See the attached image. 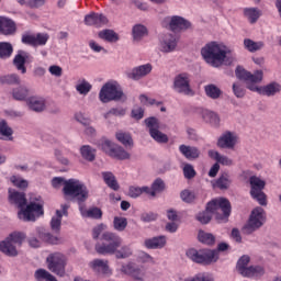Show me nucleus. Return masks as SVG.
I'll return each mask as SVG.
<instances>
[{
  "label": "nucleus",
  "mask_w": 281,
  "mask_h": 281,
  "mask_svg": "<svg viewBox=\"0 0 281 281\" xmlns=\"http://www.w3.org/2000/svg\"><path fill=\"white\" fill-rule=\"evenodd\" d=\"M8 192H9V203H11V205H16L19 210H22L23 207H25V205H27V198H25L24 192H19L13 189H9Z\"/></svg>",
  "instance_id": "obj_20"
},
{
  "label": "nucleus",
  "mask_w": 281,
  "mask_h": 281,
  "mask_svg": "<svg viewBox=\"0 0 281 281\" xmlns=\"http://www.w3.org/2000/svg\"><path fill=\"white\" fill-rule=\"evenodd\" d=\"M65 199H71L78 203H85L89 199V189L78 179H68L63 188Z\"/></svg>",
  "instance_id": "obj_4"
},
{
  "label": "nucleus",
  "mask_w": 281,
  "mask_h": 281,
  "mask_svg": "<svg viewBox=\"0 0 281 281\" xmlns=\"http://www.w3.org/2000/svg\"><path fill=\"white\" fill-rule=\"evenodd\" d=\"M91 89H92L91 83H89L88 81H85V80L81 83L76 86V90L81 95H87V93H89V91H91Z\"/></svg>",
  "instance_id": "obj_56"
},
{
  "label": "nucleus",
  "mask_w": 281,
  "mask_h": 281,
  "mask_svg": "<svg viewBox=\"0 0 281 281\" xmlns=\"http://www.w3.org/2000/svg\"><path fill=\"white\" fill-rule=\"evenodd\" d=\"M265 225V210L262 207H257L252 210L248 223L241 228L243 234L249 236L254 234L256 229H260Z\"/></svg>",
  "instance_id": "obj_10"
},
{
  "label": "nucleus",
  "mask_w": 281,
  "mask_h": 281,
  "mask_svg": "<svg viewBox=\"0 0 281 281\" xmlns=\"http://www.w3.org/2000/svg\"><path fill=\"white\" fill-rule=\"evenodd\" d=\"M27 8H31L32 10L43 8L45 5V0H29L27 1Z\"/></svg>",
  "instance_id": "obj_63"
},
{
  "label": "nucleus",
  "mask_w": 281,
  "mask_h": 281,
  "mask_svg": "<svg viewBox=\"0 0 281 281\" xmlns=\"http://www.w3.org/2000/svg\"><path fill=\"white\" fill-rule=\"evenodd\" d=\"M244 47H245V49H247L248 52L254 54L256 52H260V49H262V47H265V42H255L250 38H245Z\"/></svg>",
  "instance_id": "obj_39"
},
{
  "label": "nucleus",
  "mask_w": 281,
  "mask_h": 281,
  "mask_svg": "<svg viewBox=\"0 0 281 281\" xmlns=\"http://www.w3.org/2000/svg\"><path fill=\"white\" fill-rule=\"evenodd\" d=\"M209 157L215 159L217 164H222V166H232V159L227 158V156L220 155L218 151L210 150Z\"/></svg>",
  "instance_id": "obj_45"
},
{
  "label": "nucleus",
  "mask_w": 281,
  "mask_h": 281,
  "mask_svg": "<svg viewBox=\"0 0 281 281\" xmlns=\"http://www.w3.org/2000/svg\"><path fill=\"white\" fill-rule=\"evenodd\" d=\"M122 95H124V92L117 85L106 82L99 92V100L103 102V104H106L108 102L122 100Z\"/></svg>",
  "instance_id": "obj_9"
},
{
  "label": "nucleus",
  "mask_w": 281,
  "mask_h": 281,
  "mask_svg": "<svg viewBox=\"0 0 281 281\" xmlns=\"http://www.w3.org/2000/svg\"><path fill=\"white\" fill-rule=\"evenodd\" d=\"M250 260L251 259L249 258V256L247 255L241 256L237 261V266H236L237 271H241L243 269L247 268V265H249Z\"/></svg>",
  "instance_id": "obj_59"
},
{
  "label": "nucleus",
  "mask_w": 281,
  "mask_h": 281,
  "mask_svg": "<svg viewBox=\"0 0 281 281\" xmlns=\"http://www.w3.org/2000/svg\"><path fill=\"white\" fill-rule=\"evenodd\" d=\"M180 196L182 199V201H184L186 203H192V201H194L195 195L194 192L190 191V190H184L180 193Z\"/></svg>",
  "instance_id": "obj_61"
},
{
  "label": "nucleus",
  "mask_w": 281,
  "mask_h": 281,
  "mask_svg": "<svg viewBox=\"0 0 281 281\" xmlns=\"http://www.w3.org/2000/svg\"><path fill=\"white\" fill-rule=\"evenodd\" d=\"M0 85H21V77L16 74L1 76Z\"/></svg>",
  "instance_id": "obj_46"
},
{
  "label": "nucleus",
  "mask_w": 281,
  "mask_h": 281,
  "mask_svg": "<svg viewBox=\"0 0 281 281\" xmlns=\"http://www.w3.org/2000/svg\"><path fill=\"white\" fill-rule=\"evenodd\" d=\"M250 183V196L254 201H257L259 205H267V194L265 193V187L267 182L257 176L249 178Z\"/></svg>",
  "instance_id": "obj_8"
},
{
  "label": "nucleus",
  "mask_w": 281,
  "mask_h": 281,
  "mask_svg": "<svg viewBox=\"0 0 281 281\" xmlns=\"http://www.w3.org/2000/svg\"><path fill=\"white\" fill-rule=\"evenodd\" d=\"M99 38H102L108 43H117V41H120V35L113 30H103L99 32Z\"/></svg>",
  "instance_id": "obj_40"
},
{
  "label": "nucleus",
  "mask_w": 281,
  "mask_h": 281,
  "mask_svg": "<svg viewBox=\"0 0 281 281\" xmlns=\"http://www.w3.org/2000/svg\"><path fill=\"white\" fill-rule=\"evenodd\" d=\"M47 267L55 273L63 278L65 276V268L67 267V257L60 252H53L46 258Z\"/></svg>",
  "instance_id": "obj_11"
},
{
  "label": "nucleus",
  "mask_w": 281,
  "mask_h": 281,
  "mask_svg": "<svg viewBox=\"0 0 281 281\" xmlns=\"http://www.w3.org/2000/svg\"><path fill=\"white\" fill-rule=\"evenodd\" d=\"M12 95L15 100L23 102V100H27V95H30V89H27L25 86H20L13 89Z\"/></svg>",
  "instance_id": "obj_41"
},
{
  "label": "nucleus",
  "mask_w": 281,
  "mask_h": 281,
  "mask_svg": "<svg viewBox=\"0 0 281 281\" xmlns=\"http://www.w3.org/2000/svg\"><path fill=\"white\" fill-rule=\"evenodd\" d=\"M235 75L238 80H244L245 82H262L265 74L262 70H257L254 74L247 71L245 68L237 66Z\"/></svg>",
  "instance_id": "obj_14"
},
{
  "label": "nucleus",
  "mask_w": 281,
  "mask_h": 281,
  "mask_svg": "<svg viewBox=\"0 0 281 281\" xmlns=\"http://www.w3.org/2000/svg\"><path fill=\"white\" fill-rule=\"evenodd\" d=\"M37 236L41 238V240H44V243H49V245H58L60 243V239L58 237H55L49 232L45 231V228H37Z\"/></svg>",
  "instance_id": "obj_33"
},
{
  "label": "nucleus",
  "mask_w": 281,
  "mask_h": 281,
  "mask_svg": "<svg viewBox=\"0 0 281 281\" xmlns=\"http://www.w3.org/2000/svg\"><path fill=\"white\" fill-rule=\"evenodd\" d=\"M102 150L104 153H106V155L111 156V151L114 150L115 148V144H113V142L109 140V139H104L101 142L100 144Z\"/></svg>",
  "instance_id": "obj_58"
},
{
  "label": "nucleus",
  "mask_w": 281,
  "mask_h": 281,
  "mask_svg": "<svg viewBox=\"0 0 281 281\" xmlns=\"http://www.w3.org/2000/svg\"><path fill=\"white\" fill-rule=\"evenodd\" d=\"M204 91H205L207 98H211V100H218V98H221V95H223V91L221 90V88H218L214 83L206 85L204 87Z\"/></svg>",
  "instance_id": "obj_36"
},
{
  "label": "nucleus",
  "mask_w": 281,
  "mask_h": 281,
  "mask_svg": "<svg viewBox=\"0 0 281 281\" xmlns=\"http://www.w3.org/2000/svg\"><path fill=\"white\" fill-rule=\"evenodd\" d=\"M113 225L116 232H124V229H126L128 225V221L126 220V217L115 216L113 221Z\"/></svg>",
  "instance_id": "obj_53"
},
{
  "label": "nucleus",
  "mask_w": 281,
  "mask_h": 281,
  "mask_svg": "<svg viewBox=\"0 0 281 281\" xmlns=\"http://www.w3.org/2000/svg\"><path fill=\"white\" fill-rule=\"evenodd\" d=\"M148 35V29H146V26L142 25V24H136L133 27V38L134 41H142V38H144V36Z\"/></svg>",
  "instance_id": "obj_49"
},
{
  "label": "nucleus",
  "mask_w": 281,
  "mask_h": 281,
  "mask_svg": "<svg viewBox=\"0 0 281 281\" xmlns=\"http://www.w3.org/2000/svg\"><path fill=\"white\" fill-rule=\"evenodd\" d=\"M201 56L211 67H221L227 58V50L217 42H210L202 47Z\"/></svg>",
  "instance_id": "obj_3"
},
{
  "label": "nucleus",
  "mask_w": 281,
  "mask_h": 281,
  "mask_svg": "<svg viewBox=\"0 0 281 281\" xmlns=\"http://www.w3.org/2000/svg\"><path fill=\"white\" fill-rule=\"evenodd\" d=\"M202 117L204 122L212 124V126H218V124H221V117L213 111L204 110L202 112Z\"/></svg>",
  "instance_id": "obj_37"
},
{
  "label": "nucleus",
  "mask_w": 281,
  "mask_h": 281,
  "mask_svg": "<svg viewBox=\"0 0 281 281\" xmlns=\"http://www.w3.org/2000/svg\"><path fill=\"white\" fill-rule=\"evenodd\" d=\"M33 57L30 53L25 50H20L13 59V65H15L18 71L21 74H27V68H25V63H32Z\"/></svg>",
  "instance_id": "obj_18"
},
{
  "label": "nucleus",
  "mask_w": 281,
  "mask_h": 281,
  "mask_svg": "<svg viewBox=\"0 0 281 281\" xmlns=\"http://www.w3.org/2000/svg\"><path fill=\"white\" fill-rule=\"evenodd\" d=\"M47 41H49V34L47 33H37L36 35L25 34L22 36V43L32 47H43L47 45Z\"/></svg>",
  "instance_id": "obj_15"
},
{
  "label": "nucleus",
  "mask_w": 281,
  "mask_h": 281,
  "mask_svg": "<svg viewBox=\"0 0 281 281\" xmlns=\"http://www.w3.org/2000/svg\"><path fill=\"white\" fill-rule=\"evenodd\" d=\"M147 128H149V135L158 144H168V135L159 131V120L155 116H150L145 120Z\"/></svg>",
  "instance_id": "obj_12"
},
{
  "label": "nucleus",
  "mask_w": 281,
  "mask_h": 281,
  "mask_svg": "<svg viewBox=\"0 0 281 281\" xmlns=\"http://www.w3.org/2000/svg\"><path fill=\"white\" fill-rule=\"evenodd\" d=\"M80 155L86 161H95V149L89 145L81 146Z\"/></svg>",
  "instance_id": "obj_42"
},
{
  "label": "nucleus",
  "mask_w": 281,
  "mask_h": 281,
  "mask_svg": "<svg viewBox=\"0 0 281 281\" xmlns=\"http://www.w3.org/2000/svg\"><path fill=\"white\" fill-rule=\"evenodd\" d=\"M116 139L125 146V148H133V137L128 133L119 132L116 133Z\"/></svg>",
  "instance_id": "obj_48"
},
{
  "label": "nucleus",
  "mask_w": 281,
  "mask_h": 281,
  "mask_svg": "<svg viewBox=\"0 0 281 281\" xmlns=\"http://www.w3.org/2000/svg\"><path fill=\"white\" fill-rule=\"evenodd\" d=\"M75 120L79 122V124H82L83 126H89L91 124V120L89 117H86L82 112H78L75 114Z\"/></svg>",
  "instance_id": "obj_62"
},
{
  "label": "nucleus",
  "mask_w": 281,
  "mask_h": 281,
  "mask_svg": "<svg viewBox=\"0 0 281 281\" xmlns=\"http://www.w3.org/2000/svg\"><path fill=\"white\" fill-rule=\"evenodd\" d=\"M215 214L216 221H227L232 214V204L225 198L214 199L206 204V210L196 215V221L202 225H207Z\"/></svg>",
  "instance_id": "obj_2"
},
{
  "label": "nucleus",
  "mask_w": 281,
  "mask_h": 281,
  "mask_svg": "<svg viewBox=\"0 0 281 281\" xmlns=\"http://www.w3.org/2000/svg\"><path fill=\"white\" fill-rule=\"evenodd\" d=\"M281 86L278 82H271L263 87H260V95H267L271 98V95H276V93H280Z\"/></svg>",
  "instance_id": "obj_32"
},
{
  "label": "nucleus",
  "mask_w": 281,
  "mask_h": 281,
  "mask_svg": "<svg viewBox=\"0 0 281 281\" xmlns=\"http://www.w3.org/2000/svg\"><path fill=\"white\" fill-rule=\"evenodd\" d=\"M101 240H103L102 244L95 245V251L101 256L115 254V258H117L119 260L131 258V256H133V250L131 249V247L122 246V237H120V235L115 233H103L101 236Z\"/></svg>",
  "instance_id": "obj_1"
},
{
  "label": "nucleus",
  "mask_w": 281,
  "mask_h": 281,
  "mask_svg": "<svg viewBox=\"0 0 281 281\" xmlns=\"http://www.w3.org/2000/svg\"><path fill=\"white\" fill-rule=\"evenodd\" d=\"M26 102L31 111H35L36 113L45 111V99L43 97H30Z\"/></svg>",
  "instance_id": "obj_29"
},
{
  "label": "nucleus",
  "mask_w": 281,
  "mask_h": 281,
  "mask_svg": "<svg viewBox=\"0 0 281 281\" xmlns=\"http://www.w3.org/2000/svg\"><path fill=\"white\" fill-rule=\"evenodd\" d=\"M12 52H14L12 44L8 42H0V58L2 60L10 58V56H12Z\"/></svg>",
  "instance_id": "obj_44"
},
{
  "label": "nucleus",
  "mask_w": 281,
  "mask_h": 281,
  "mask_svg": "<svg viewBox=\"0 0 281 281\" xmlns=\"http://www.w3.org/2000/svg\"><path fill=\"white\" fill-rule=\"evenodd\" d=\"M186 256L189 257L192 262L198 265H212L218 260L216 250L211 249H200L190 248L187 250Z\"/></svg>",
  "instance_id": "obj_7"
},
{
  "label": "nucleus",
  "mask_w": 281,
  "mask_h": 281,
  "mask_svg": "<svg viewBox=\"0 0 281 281\" xmlns=\"http://www.w3.org/2000/svg\"><path fill=\"white\" fill-rule=\"evenodd\" d=\"M48 71L52 76H56V78L63 76V68L60 66L53 65L48 68Z\"/></svg>",
  "instance_id": "obj_64"
},
{
  "label": "nucleus",
  "mask_w": 281,
  "mask_h": 281,
  "mask_svg": "<svg viewBox=\"0 0 281 281\" xmlns=\"http://www.w3.org/2000/svg\"><path fill=\"white\" fill-rule=\"evenodd\" d=\"M85 24L92 27H104L109 24V18L102 13L91 12L85 16Z\"/></svg>",
  "instance_id": "obj_17"
},
{
  "label": "nucleus",
  "mask_w": 281,
  "mask_h": 281,
  "mask_svg": "<svg viewBox=\"0 0 281 281\" xmlns=\"http://www.w3.org/2000/svg\"><path fill=\"white\" fill-rule=\"evenodd\" d=\"M166 23H169V30L171 32H181L183 30H190L192 23L179 15H173L171 18L165 19Z\"/></svg>",
  "instance_id": "obj_16"
},
{
  "label": "nucleus",
  "mask_w": 281,
  "mask_h": 281,
  "mask_svg": "<svg viewBox=\"0 0 281 281\" xmlns=\"http://www.w3.org/2000/svg\"><path fill=\"white\" fill-rule=\"evenodd\" d=\"M25 205L26 206L18 212V218H20V221H24L25 223H29L30 221L34 222L38 216L45 214L41 196L35 198V201H31Z\"/></svg>",
  "instance_id": "obj_5"
},
{
  "label": "nucleus",
  "mask_w": 281,
  "mask_h": 281,
  "mask_svg": "<svg viewBox=\"0 0 281 281\" xmlns=\"http://www.w3.org/2000/svg\"><path fill=\"white\" fill-rule=\"evenodd\" d=\"M150 71H153V65H140L133 68L131 72H127V78L131 80H142V78H146Z\"/></svg>",
  "instance_id": "obj_19"
},
{
  "label": "nucleus",
  "mask_w": 281,
  "mask_h": 281,
  "mask_svg": "<svg viewBox=\"0 0 281 281\" xmlns=\"http://www.w3.org/2000/svg\"><path fill=\"white\" fill-rule=\"evenodd\" d=\"M173 89L177 93L192 95V88H190V75L188 72L177 75L173 80Z\"/></svg>",
  "instance_id": "obj_13"
},
{
  "label": "nucleus",
  "mask_w": 281,
  "mask_h": 281,
  "mask_svg": "<svg viewBox=\"0 0 281 281\" xmlns=\"http://www.w3.org/2000/svg\"><path fill=\"white\" fill-rule=\"evenodd\" d=\"M35 280L37 281H58L56 277L49 273L45 269H38L35 271Z\"/></svg>",
  "instance_id": "obj_50"
},
{
  "label": "nucleus",
  "mask_w": 281,
  "mask_h": 281,
  "mask_svg": "<svg viewBox=\"0 0 281 281\" xmlns=\"http://www.w3.org/2000/svg\"><path fill=\"white\" fill-rule=\"evenodd\" d=\"M110 157H113L114 159H131V154L128 151L124 150V147L116 145L114 146V150L111 151Z\"/></svg>",
  "instance_id": "obj_43"
},
{
  "label": "nucleus",
  "mask_w": 281,
  "mask_h": 281,
  "mask_svg": "<svg viewBox=\"0 0 281 281\" xmlns=\"http://www.w3.org/2000/svg\"><path fill=\"white\" fill-rule=\"evenodd\" d=\"M82 216H87V218H102V210L92 207L86 212H82Z\"/></svg>",
  "instance_id": "obj_55"
},
{
  "label": "nucleus",
  "mask_w": 281,
  "mask_h": 281,
  "mask_svg": "<svg viewBox=\"0 0 281 281\" xmlns=\"http://www.w3.org/2000/svg\"><path fill=\"white\" fill-rule=\"evenodd\" d=\"M11 183L15 187L19 188L20 190H25V188H27L29 182L27 180L19 177V176H12L10 178Z\"/></svg>",
  "instance_id": "obj_54"
},
{
  "label": "nucleus",
  "mask_w": 281,
  "mask_h": 281,
  "mask_svg": "<svg viewBox=\"0 0 281 281\" xmlns=\"http://www.w3.org/2000/svg\"><path fill=\"white\" fill-rule=\"evenodd\" d=\"M63 214L64 216H67V205L63 206V212L61 211H56V216L52 217L50 221V228L53 232H60V225L63 223Z\"/></svg>",
  "instance_id": "obj_30"
},
{
  "label": "nucleus",
  "mask_w": 281,
  "mask_h": 281,
  "mask_svg": "<svg viewBox=\"0 0 281 281\" xmlns=\"http://www.w3.org/2000/svg\"><path fill=\"white\" fill-rule=\"evenodd\" d=\"M238 273L244 278H259L260 276H265V268L260 266H250L239 270Z\"/></svg>",
  "instance_id": "obj_26"
},
{
  "label": "nucleus",
  "mask_w": 281,
  "mask_h": 281,
  "mask_svg": "<svg viewBox=\"0 0 281 281\" xmlns=\"http://www.w3.org/2000/svg\"><path fill=\"white\" fill-rule=\"evenodd\" d=\"M233 93L236 98H245V87H243L240 83H234Z\"/></svg>",
  "instance_id": "obj_60"
},
{
  "label": "nucleus",
  "mask_w": 281,
  "mask_h": 281,
  "mask_svg": "<svg viewBox=\"0 0 281 281\" xmlns=\"http://www.w3.org/2000/svg\"><path fill=\"white\" fill-rule=\"evenodd\" d=\"M212 187L217 188V190H229L232 176L227 171L222 172L216 180L212 181Z\"/></svg>",
  "instance_id": "obj_22"
},
{
  "label": "nucleus",
  "mask_w": 281,
  "mask_h": 281,
  "mask_svg": "<svg viewBox=\"0 0 281 281\" xmlns=\"http://www.w3.org/2000/svg\"><path fill=\"white\" fill-rule=\"evenodd\" d=\"M102 177L108 188H110L111 190H114V192H117V190H120V183H117V179L115 178V175H113V172L103 171Z\"/></svg>",
  "instance_id": "obj_31"
},
{
  "label": "nucleus",
  "mask_w": 281,
  "mask_h": 281,
  "mask_svg": "<svg viewBox=\"0 0 281 281\" xmlns=\"http://www.w3.org/2000/svg\"><path fill=\"white\" fill-rule=\"evenodd\" d=\"M217 146L218 148H234L236 146V135L232 132L224 133L217 139Z\"/></svg>",
  "instance_id": "obj_25"
},
{
  "label": "nucleus",
  "mask_w": 281,
  "mask_h": 281,
  "mask_svg": "<svg viewBox=\"0 0 281 281\" xmlns=\"http://www.w3.org/2000/svg\"><path fill=\"white\" fill-rule=\"evenodd\" d=\"M198 239L203 245H214L216 243V237L212 235V233H206L205 231H200L198 234Z\"/></svg>",
  "instance_id": "obj_47"
},
{
  "label": "nucleus",
  "mask_w": 281,
  "mask_h": 281,
  "mask_svg": "<svg viewBox=\"0 0 281 281\" xmlns=\"http://www.w3.org/2000/svg\"><path fill=\"white\" fill-rule=\"evenodd\" d=\"M90 267L98 273H109V261L94 259L92 262H90Z\"/></svg>",
  "instance_id": "obj_38"
},
{
  "label": "nucleus",
  "mask_w": 281,
  "mask_h": 281,
  "mask_svg": "<svg viewBox=\"0 0 281 281\" xmlns=\"http://www.w3.org/2000/svg\"><path fill=\"white\" fill-rule=\"evenodd\" d=\"M149 189L148 187H130L128 189V196L131 199H137L138 196H142V194H148Z\"/></svg>",
  "instance_id": "obj_51"
},
{
  "label": "nucleus",
  "mask_w": 281,
  "mask_h": 281,
  "mask_svg": "<svg viewBox=\"0 0 281 281\" xmlns=\"http://www.w3.org/2000/svg\"><path fill=\"white\" fill-rule=\"evenodd\" d=\"M16 32V23L11 19L0 16V34L10 36Z\"/></svg>",
  "instance_id": "obj_23"
},
{
  "label": "nucleus",
  "mask_w": 281,
  "mask_h": 281,
  "mask_svg": "<svg viewBox=\"0 0 281 281\" xmlns=\"http://www.w3.org/2000/svg\"><path fill=\"white\" fill-rule=\"evenodd\" d=\"M122 273L125 276H132L134 280H139V277L144 276V271L139 269L135 263L128 262L127 265H123L121 268Z\"/></svg>",
  "instance_id": "obj_27"
},
{
  "label": "nucleus",
  "mask_w": 281,
  "mask_h": 281,
  "mask_svg": "<svg viewBox=\"0 0 281 281\" xmlns=\"http://www.w3.org/2000/svg\"><path fill=\"white\" fill-rule=\"evenodd\" d=\"M146 249H164L166 247V236H157L153 238H147L144 241Z\"/></svg>",
  "instance_id": "obj_28"
},
{
  "label": "nucleus",
  "mask_w": 281,
  "mask_h": 281,
  "mask_svg": "<svg viewBox=\"0 0 281 281\" xmlns=\"http://www.w3.org/2000/svg\"><path fill=\"white\" fill-rule=\"evenodd\" d=\"M147 194L149 196H157L159 192H164L166 190V183L161 180V178H157L153 184L151 188L148 187Z\"/></svg>",
  "instance_id": "obj_35"
},
{
  "label": "nucleus",
  "mask_w": 281,
  "mask_h": 281,
  "mask_svg": "<svg viewBox=\"0 0 281 281\" xmlns=\"http://www.w3.org/2000/svg\"><path fill=\"white\" fill-rule=\"evenodd\" d=\"M244 16L248 19L249 23L254 24L262 16V12L258 8H245Z\"/></svg>",
  "instance_id": "obj_34"
},
{
  "label": "nucleus",
  "mask_w": 281,
  "mask_h": 281,
  "mask_svg": "<svg viewBox=\"0 0 281 281\" xmlns=\"http://www.w3.org/2000/svg\"><path fill=\"white\" fill-rule=\"evenodd\" d=\"M25 240V234L23 233H11L5 240L0 243V251L4 254V256H9L10 258H14L19 256V250H16V245L21 247L23 241Z\"/></svg>",
  "instance_id": "obj_6"
},
{
  "label": "nucleus",
  "mask_w": 281,
  "mask_h": 281,
  "mask_svg": "<svg viewBox=\"0 0 281 281\" xmlns=\"http://www.w3.org/2000/svg\"><path fill=\"white\" fill-rule=\"evenodd\" d=\"M161 52L170 54L177 49V37L172 34H166L160 43Z\"/></svg>",
  "instance_id": "obj_24"
},
{
  "label": "nucleus",
  "mask_w": 281,
  "mask_h": 281,
  "mask_svg": "<svg viewBox=\"0 0 281 281\" xmlns=\"http://www.w3.org/2000/svg\"><path fill=\"white\" fill-rule=\"evenodd\" d=\"M179 151L189 161H194V159H199L201 157V150L194 146L180 145Z\"/></svg>",
  "instance_id": "obj_21"
},
{
  "label": "nucleus",
  "mask_w": 281,
  "mask_h": 281,
  "mask_svg": "<svg viewBox=\"0 0 281 281\" xmlns=\"http://www.w3.org/2000/svg\"><path fill=\"white\" fill-rule=\"evenodd\" d=\"M183 176L186 179H194L196 177V170L190 164L184 165L183 167Z\"/></svg>",
  "instance_id": "obj_57"
},
{
  "label": "nucleus",
  "mask_w": 281,
  "mask_h": 281,
  "mask_svg": "<svg viewBox=\"0 0 281 281\" xmlns=\"http://www.w3.org/2000/svg\"><path fill=\"white\" fill-rule=\"evenodd\" d=\"M14 131H12V127L8 126V122L5 121H0V135H2L3 137H7V139H9V142H12Z\"/></svg>",
  "instance_id": "obj_52"
}]
</instances>
